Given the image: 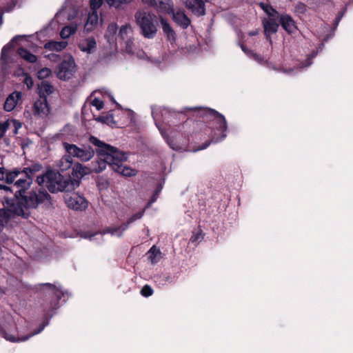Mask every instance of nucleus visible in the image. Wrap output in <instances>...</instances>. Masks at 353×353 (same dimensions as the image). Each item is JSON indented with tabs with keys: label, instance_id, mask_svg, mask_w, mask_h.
<instances>
[{
	"label": "nucleus",
	"instance_id": "nucleus-1",
	"mask_svg": "<svg viewBox=\"0 0 353 353\" xmlns=\"http://www.w3.org/2000/svg\"><path fill=\"white\" fill-rule=\"evenodd\" d=\"M88 142L93 146H96L97 159L92 161L88 167L84 166L79 163H74L72 167L73 179L78 180L80 182V179L86 174L103 172L107 165L112 170L123 176H131L136 174L135 170L123 164L127 159V156L124 152L105 143L94 136L89 137Z\"/></svg>",
	"mask_w": 353,
	"mask_h": 353
},
{
	"label": "nucleus",
	"instance_id": "nucleus-2",
	"mask_svg": "<svg viewBox=\"0 0 353 353\" xmlns=\"http://www.w3.org/2000/svg\"><path fill=\"white\" fill-rule=\"evenodd\" d=\"M12 194L13 198L4 197V208L0 209V223L3 226L16 216L28 218L30 216V209L36 208L39 204L49 201L51 198L46 191H32L20 195Z\"/></svg>",
	"mask_w": 353,
	"mask_h": 353
},
{
	"label": "nucleus",
	"instance_id": "nucleus-3",
	"mask_svg": "<svg viewBox=\"0 0 353 353\" xmlns=\"http://www.w3.org/2000/svg\"><path fill=\"white\" fill-rule=\"evenodd\" d=\"M37 182L39 185L46 187L51 193L72 192L79 186V181L72 179L70 175L63 176L52 170L37 176Z\"/></svg>",
	"mask_w": 353,
	"mask_h": 353
},
{
	"label": "nucleus",
	"instance_id": "nucleus-4",
	"mask_svg": "<svg viewBox=\"0 0 353 353\" xmlns=\"http://www.w3.org/2000/svg\"><path fill=\"white\" fill-rule=\"evenodd\" d=\"M42 169V165L39 163H35L30 167L24 168L20 170V174L23 176L17 179L14 183L11 186L0 185V190H4L6 192L15 193L19 195L26 194L31 191H28L32 183V176Z\"/></svg>",
	"mask_w": 353,
	"mask_h": 353
},
{
	"label": "nucleus",
	"instance_id": "nucleus-5",
	"mask_svg": "<svg viewBox=\"0 0 353 353\" xmlns=\"http://www.w3.org/2000/svg\"><path fill=\"white\" fill-rule=\"evenodd\" d=\"M190 110H198L199 114L202 117L203 121H210L213 123L215 128L219 131L221 132V136L220 138L213 137L212 141L217 143L221 141L226 137L225 132L228 129L227 121L225 117L221 113L218 112L215 110L210 108H193Z\"/></svg>",
	"mask_w": 353,
	"mask_h": 353
},
{
	"label": "nucleus",
	"instance_id": "nucleus-6",
	"mask_svg": "<svg viewBox=\"0 0 353 353\" xmlns=\"http://www.w3.org/2000/svg\"><path fill=\"white\" fill-rule=\"evenodd\" d=\"M156 16L145 10H138L134 14L137 24L141 30L142 35L147 39H153L157 32L154 23Z\"/></svg>",
	"mask_w": 353,
	"mask_h": 353
},
{
	"label": "nucleus",
	"instance_id": "nucleus-7",
	"mask_svg": "<svg viewBox=\"0 0 353 353\" xmlns=\"http://www.w3.org/2000/svg\"><path fill=\"white\" fill-rule=\"evenodd\" d=\"M63 146L65 152L70 157L77 158L82 161H88L94 155L96 148L94 149L90 144L85 143L78 146L75 144L63 143Z\"/></svg>",
	"mask_w": 353,
	"mask_h": 353
},
{
	"label": "nucleus",
	"instance_id": "nucleus-8",
	"mask_svg": "<svg viewBox=\"0 0 353 353\" xmlns=\"http://www.w3.org/2000/svg\"><path fill=\"white\" fill-rule=\"evenodd\" d=\"M64 200L68 208L76 211L85 210L88 205L85 197L77 192H66Z\"/></svg>",
	"mask_w": 353,
	"mask_h": 353
},
{
	"label": "nucleus",
	"instance_id": "nucleus-9",
	"mask_svg": "<svg viewBox=\"0 0 353 353\" xmlns=\"http://www.w3.org/2000/svg\"><path fill=\"white\" fill-rule=\"evenodd\" d=\"M76 64L71 56L65 57L57 68V76L61 80L70 79L75 72Z\"/></svg>",
	"mask_w": 353,
	"mask_h": 353
},
{
	"label": "nucleus",
	"instance_id": "nucleus-10",
	"mask_svg": "<svg viewBox=\"0 0 353 353\" xmlns=\"http://www.w3.org/2000/svg\"><path fill=\"white\" fill-rule=\"evenodd\" d=\"M212 0H185V7L197 17L205 14V3Z\"/></svg>",
	"mask_w": 353,
	"mask_h": 353
},
{
	"label": "nucleus",
	"instance_id": "nucleus-11",
	"mask_svg": "<svg viewBox=\"0 0 353 353\" xmlns=\"http://www.w3.org/2000/svg\"><path fill=\"white\" fill-rule=\"evenodd\" d=\"M33 114L39 117H46L50 112L46 97H39L33 104Z\"/></svg>",
	"mask_w": 353,
	"mask_h": 353
},
{
	"label": "nucleus",
	"instance_id": "nucleus-12",
	"mask_svg": "<svg viewBox=\"0 0 353 353\" xmlns=\"http://www.w3.org/2000/svg\"><path fill=\"white\" fill-rule=\"evenodd\" d=\"M21 36H15L12 39L9 43L3 46L1 54V66L3 70L6 69L7 64L12 60L9 55V51L12 48V43L19 39Z\"/></svg>",
	"mask_w": 353,
	"mask_h": 353
},
{
	"label": "nucleus",
	"instance_id": "nucleus-13",
	"mask_svg": "<svg viewBox=\"0 0 353 353\" xmlns=\"http://www.w3.org/2000/svg\"><path fill=\"white\" fill-rule=\"evenodd\" d=\"M20 175L19 169L6 171L4 167H0V181L5 179L6 183L11 186L14 183L17 178Z\"/></svg>",
	"mask_w": 353,
	"mask_h": 353
},
{
	"label": "nucleus",
	"instance_id": "nucleus-14",
	"mask_svg": "<svg viewBox=\"0 0 353 353\" xmlns=\"http://www.w3.org/2000/svg\"><path fill=\"white\" fill-rule=\"evenodd\" d=\"M173 21L183 29H186L190 24L191 21L185 14L183 10L172 11Z\"/></svg>",
	"mask_w": 353,
	"mask_h": 353
},
{
	"label": "nucleus",
	"instance_id": "nucleus-15",
	"mask_svg": "<svg viewBox=\"0 0 353 353\" xmlns=\"http://www.w3.org/2000/svg\"><path fill=\"white\" fill-rule=\"evenodd\" d=\"M263 25L264 28L265 34L266 38L271 41L270 34L276 33L278 31L279 24L276 22V19L270 18L269 19H264L263 20Z\"/></svg>",
	"mask_w": 353,
	"mask_h": 353
},
{
	"label": "nucleus",
	"instance_id": "nucleus-16",
	"mask_svg": "<svg viewBox=\"0 0 353 353\" xmlns=\"http://www.w3.org/2000/svg\"><path fill=\"white\" fill-rule=\"evenodd\" d=\"M279 23L281 27L289 34H292L297 29L294 21L288 14H281L279 17Z\"/></svg>",
	"mask_w": 353,
	"mask_h": 353
},
{
	"label": "nucleus",
	"instance_id": "nucleus-17",
	"mask_svg": "<svg viewBox=\"0 0 353 353\" xmlns=\"http://www.w3.org/2000/svg\"><path fill=\"white\" fill-rule=\"evenodd\" d=\"M79 48L88 54L93 53L97 48V42L94 37H88L80 41Z\"/></svg>",
	"mask_w": 353,
	"mask_h": 353
},
{
	"label": "nucleus",
	"instance_id": "nucleus-18",
	"mask_svg": "<svg viewBox=\"0 0 353 353\" xmlns=\"http://www.w3.org/2000/svg\"><path fill=\"white\" fill-rule=\"evenodd\" d=\"M21 97V93L19 92H14L10 94L6 99L3 108L7 112L12 111L17 105V101Z\"/></svg>",
	"mask_w": 353,
	"mask_h": 353
},
{
	"label": "nucleus",
	"instance_id": "nucleus-19",
	"mask_svg": "<svg viewBox=\"0 0 353 353\" xmlns=\"http://www.w3.org/2000/svg\"><path fill=\"white\" fill-rule=\"evenodd\" d=\"M72 158L68 154L56 162L55 167L58 169L57 172H64L72 168Z\"/></svg>",
	"mask_w": 353,
	"mask_h": 353
},
{
	"label": "nucleus",
	"instance_id": "nucleus-20",
	"mask_svg": "<svg viewBox=\"0 0 353 353\" xmlns=\"http://www.w3.org/2000/svg\"><path fill=\"white\" fill-rule=\"evenodd\" d=\"M99 17L97 11H92L89 13L87 21L84 26V30L91 32L94 26L98 23Z\"/></svg>",
	"mask_w": 353,
	"mask_h": 353
},
{
	"label": "nucleus",
	"instance_id": "nucleus-21",
	"mask_svg": "<svg viewBox=\"0 0 353 353\" xmlns=\"http://www.w3.org/2000/svg\"><path fill=\"white\" fill-rule=\"evenodd\" d=\"M67 46V41H50L44 45V48L50 51L60 52L65 49Z\"/></svg>",
	"mask_w": 353,
	"mask_h": 353
},
{
	"label": "nucleus",
	"instance_id": "nucleus-22",
	"mask_svg": "<svg viewBox=\"0 0 353 353\" xmlns=\"http://www.w3.org/2000/svg\"><path fill=\"white\" fill-rule=\"evenodd\" d=\"M48 324V320L46 321V322H43L40 326L36 330L34 331L32 334H30V335H26L25 337L21 339H16L15 337L12 336H10V335H8L7 334H6V335L4 336V337L10 341H12V342H18V341H26L28 340L30 337H31L33 335H35V334H37L39 333H40L43 329L44 327Z\"/></svg>",
	"mask_w": 353,
	"mask_h": 353
},
{
	"label": "nucleus",
	"instance_id": "nucleus-23",
	"mask_svg": "<svg viewBox=\"0 0 353 353\" xmlns=\"http://www.w3.org/2000/svg\"><path fill=\"white\" fill-rule=\"evenodd\" d=\"M17 52L18 54L27 62L34 63L37 61V57L36 55L32 54L30 51L23 48H19Z\"/></svg>",
	"mask_w": 353,
	"mask_h": 353
},
{
	"label": "nucleus",
	"instance_id": "nucleus-24",
	"mask_svg": "<svg viewBox=\"0 0 353 353\" xmlns=\"http://www.w3.org/2000/svg\"><path fill=\"white\" fill-rule=\"evenodd\" d=\"M132 29L130 24H125L121 27L119 32V37L123 41L132 38Z\"/></svg>",
	"mask_w": 353,
	"mask_h": 353
},
{
	"label": "nucleus",
	"instance_id": "nucleus-25",
	"mask_svg": "<svg viewBox=\"0 0 353 353\" xmlns=\"http://www.w3.org/2000/svg\"><path fill=\"white\" fill-rule=\"evenodd\" d=\"M125 230L122 224L120 226L108 227L103 230V234H110L112 236L121 237Z\"/></svg>",
	"mask_w": 353,
	"mask_h": 353
},
{
	"label": "nucleus",
	"instance_id": "nucleus-26",
	"mask_svg": "<svg viewBox=\"0 0 353 353\" xmlns=\"http://www.w3.org/2000/svg\"><path fill=\"white\" fill-rule=\"evenodd\" d=\"M41 285L49 287L54 292V294L58 300H61L62 297L65 296V294H68V292H63L60 285L58 286L50 283H43Z\"/></svg>",
	"mask_w": 353,
	"mask_h": 353
},
{
	"label": "nucleus",
	"instance_id": "nucleus-27",
	"mask_svg": "<svg viewBox=\"0 0 353 353\" xmlns=\"http://www.w3.org/2000/svg\"><path fill=\"white\" fill-rule=\"evenodd\" d=\"M54 92L53 86L48 81H42L39 85V97H46V94H50Z\"/></svg>",
	"mask_w": 353,
	"mask_h": 353
},
{
	"label": "nucleus",
	"instance_id": "nucleus-28",
	"mask_svg": "<svg viewBox=\"0 0 353 353\" xmlns=\"http://www.w3.org/2000/svg\"><path fill=\"white\" fill-rule=\"evenodd\" d=\"M77 28V26L73 24L65 26L60 32L61 37L63 39L69 38L72 34L76 32Z\"/></svg>",
	"mask_w": 353,
	"mask_h": 353
},
{
	"label": "nucleus",
	"instance_id": "nucleus-29",
	"mask_svg": "<svg viewBox=\"0 0 353 353\" xmlns=\"http://www.w3.org/2000/svg\"><path fill=\"white\" fill-rule=\"evenodd\" d=\"M149 259L152 263H157L161 259V252L156 246L153 245L149 250Z\"/></svg>",
	"mask_w": 353,
	"mask_h": 353
},
{
	"label": "nucleus",
	"instance_id": "nucleus-30",
	"mask_svg": "<svg viewBox=\"0 0 353 353\" xmlns=\"http://www.w3.org/2000/svg\"><path fill=\"white\" fill-rule=\"evenodd\" d=\"M106 2L110 6L116 8H123L125 6L130 4L134 0H105Z\"/></svg>",
	"mask_w": 353,
	"mask_h": 353
},
{
	"label": "nucleus",
	"instance_id": "nucleus-31",
	"mask_svg": "<svg viewBox=\"0 0 353 353\" xmlns=\"http://www.w3.org/2000/svg\"><path fill=\"white\" fill-rule=\"evenodd\" d=\"M157 9L163 10L165 12L174 11L171 0H163L159 1V5H156Z\"/></svg>",
	"mask_w": 353,
	"mask_h": 353
},
{
	"label": "nucleus",
	"instance_id": "nucleus-32",
	"mask_svg": "<svg viewBox=\"0 0 353 353\" xmlns=\"http://www.w3.org/2000/svg\"><path fill=\"white\" fill-rule=\"evenodd\" d=\"M260 7L263 9V10L270 17H274V15H278L277 11L273 8L270 5L265 3H260Z\"/></svg>",
	"mask_w": 353,
	"mask_h": 353
},
{
	"label": "nucleus",
	"instance_id": "nucleus-33",
	"mask_svg": "<svg viewBox=\"0 0 353 353\" xmlns=\"http://www.w3.org/2000/svg\"><path fill=\"white\" fill-rule=\"evenodd\" d=\"M144 214V210L140 211L133 214L125 223H123V230H127L130 224L132 223L135 221L142 218Z\"/></svg>",
	"mask_w": 353,
	"mask_h": 353
},
{
	"label": "nucleus",
	"instance_id": "nucleus-34",
	"mask_svg": "<svg viewBox=\"0 0 353 353\" xmlns=\"http://www.w3.org/2000/svg\"><path fill=\"white\" fill-rule=\"evenodd\" d=\"M118 26L115 23H112L109 24L105 33V37L108 38V40H110V37H112L116 34Z\"/></svg>",
	"mask_w": 353,
	"mask_h": 353
},
{
	"label": "nucleus",
	"instance_id": "nucleus-35",
	"mask_svg": "<svg viewBox=\"0 0 353 353\" xmlns=\"http://www.w3.org/2000/svg\"><path fill=\"white\" fill-rule=\"evenodd\" d=\"M97 121H100L103 123L109 124L110 123H114V118L112 114H106L103 116H99L96 119Z\"/></svg>",
	"mask_w": 353,
	"mask_h": 353
},
{
	"label": "nucleus",
	"instance_id": "nucleus-36",
	"mask_svg": "<svg viewBox=\"0 0 353 353\" xmlns=\"http://www.w3.org/2000/svg\"><path fill=\"white\" fill-rule=\"evenodd\" d=\"M160 22L165 34H168L170 31L172 30V28L170 26V23L164 18L161 17Z\"/></svg>",
	"mask_w": 353,
	"mask_h": 353
},
{
	"label": "nucleus",
	"instance_id": "nucleus-37",
	"mask_svg": "<svg viewBox=\"0 0 353 353\" xmlns=\"http://www.w3.org/2000/svg\"><path fill=\"white\" fill-rule=\"evenodd\" d=\"M124 41H125V51L129 54L133 53L134 49V45L132 38L128 39L125 40Z\"/></svg>",
	"mask_w": 353,
	"mask_h": 353
},
{
	"label": "nucleus",
	"instance_id": "nucleus-38",
	"mask_svg": "<svg viewBox=\"0 0 353 353\" xmlns=\"http://www.w3.org/2000/svg\"><path fill=\"white\" fill-rule=\"evenodd\" d=\"M141 294L142 296H143L145 297H148V296L152 295L153 290L150 285H145L142 288V289L141 290Z\"/></svg>",
	"mask_w": 353,
	"mask_h": 353
},
{
	"label": "nucleus",
	"instance_id": "nucleus-39",
	"mask_svg": "<svg viewBox=\"0 0 353 353\" xmlns=\"http://www.w3.org/2000/svg\"><path fill=\"white\" fill-rule=\"evenodd\" d=\"M51 75V70L48 68H43L38 72L39 79H45Z\"/></svg>",
	"mask_w": 353,
	"mask_h": 353
},
{
	"label": "nucleus",
	"instance_id": "nucleus-40",
	"mask_svg": "<svg viewBox=\"0 0 353 353\" xmlns=\"http://www.w3.org/2000/svg\"><path fill=\"white\" fill-rule=\"evenodd\" d=\"M103 0H90V8L92 11H97L101 6Z\"/></svg>",
	"mask_w": 353,
	"mask_h": 353
},
{
	"label": "nucleus",
	"instance_id": "nucleus-41",
	"mask_svg": "<svg viewBox=\"0 0 353 353\" xmlns=\"http://www.w3.org/2000/svg\"><path fill=\"white\" fill-rule=\"evenodd\" d=\"M307 10L305 4L303 3H298L295 6V12L299 14H304Z\"/></svg>",
	"mask_w": 353,
	"mask_h": 353
},
{
	"label": "nucleus",
	"instance_id": "nucleus-42",
	"mask_svg": "<svg viewBox=\"0 0 353 353\" xmlns=\"http://www.w3.org/2000/svg\"><path fill=\"white\" fill-rule=\"evenodd\" d=\"M92 105L94 106L97 110H100L103 108L104 103L101 100L95 98L92 100Z\"/></svg>",
	"mask_w": 353,
	"mask_h": 353
},
{
	"label": "nucleus",
	"instance_id": "nucleus-43",
	"mask_svg": "<svg viewBox=\"0 0 353 353\" xmlns=\"http://www.w3.org/2000/svg\"><path fill=\"white\" fill-rule=\"evenodd\" d=\"M161 188H162V187L160 185L159 187H157V190H155L154 193L153 194V195L150 199V201L148 203L147 207H149L152 203L156 201V200L158 197L159 193L161 190Z\"/></svg>",
	"mask_w": 353,
	"mask_h": 353
},
{
	"label": "nucleus",
	"instance_id": "nucleus-44",
	"mask_svg": "<svg viewBox=\"0 0 353 353\" xmlns=\"http://www.w3.org/2000/svg\"><path fill=\"white\" fill-rule=\"evenodd\" d=\"M24 83L27 85L28 88H31L34 85V82L32 77L29 75H26L24 79Z\"/></svg>",
	"mask_w": 353,
	"mask_h": 353
},
{
	"label": "nucleus",
	"instance_id": "nucleus-45",
	"mask_svg": "<svg viewBox=\"0 0 353 353\" xmlns=\"http://www.w3.org/2000/svg\"><path fill=\"white\" fill-rule=\"evenodd\" d=\"M165 35L168 39L171 42L174 41L176 39V34L173 29Z\"/></svg>",
	"mask_w": 353,
	"mask_h": 353
},
{
	"label": "nucleus",
	"instance_id": "nucleus-46",
	"mask_svg": "<svg viewBox=\"0 0 353 353\" xmlns=\"http://www.w3.org/2000/svg\"><path fill=\"white\" fill-rule=\"evenodd\" d=\"M316 55V52H312L304 63V67H308L312 64L311 60Z\"/></svg>",
	"mask_w": 353,
	"mask_h": 353
},
{
	"label": "nucleus",
	"instance_id": "nucleus-47",
	"mask_svg": "<svg viewBox=\"0 0 353 353\" xmlns=\"http://www.w3.org/2000/svg\"><path fill=\"white\" fill-rule=\"evenodd\" d=\"M201 238V237L200 232L194 233L193 235L190 238V241L192 243H194V242L199 241Z\"/></svg>",
	"mask_w": 353,
	"mask_h": 353
},
{
	"label": "nucleus",
	"instance_id": "nucleus-48",
	"mask_svg": "<svg viewBox=\"0 0 353 353\" xmlns=\"http://www.w3.org/2000/svg\"><path fill=\"white\" fill-rule=\"evenodd\" d=\"M8 128V123L7 122L0 123V132L5 134Z\"/></svg>",
	"mask_w": 353,
	"mask_h": 353
},
{
	"label": "nucleus",
	"instance_id": "nucleus-49",
	"mask_svg": "<svg viewBox=\"0 0 353 353\" xmlns=\"http://www.w3.org/2000/svg\"><path fill=\"white\" fill-rule=\"evenodd\" d=\"M48 58L52 60V61H57L60 59V56L59 54H54V53H51L50 54H48Z\"/></svg>",
	"mask_w": 353,
	"mask_h": 353
},
{
	"label": "nucleus",
	"instance_id": "nucleus-50",
	"mask_svg": "<svg viewBox=\"0 0 353 353\" xmlns=\"http://www.w3.org/2000/svg\"><path fill=\"white\" fill-rule=\"evenodd\" d=\"M343 12H341L339 14V15L336 17L335 21H334V26L336 27L341 21V18L343 17Z\"/></svg>",
	"mask_w": 353,
	"mask_h": 353
},
{
	"label": "nucleus",
	"instance_id": "nucleus-51",
	"mask_svg": "<svg viewBox=\"0 0 353 353\" xmlns=\"http://www.w3.org/2000/svg\"><path fill=\"white\" fill-rule=\"evenodd\" d=\"M152 115L153 119H154V121H155V124H156V125L158 127L159 130L161 131V134H162L163 136H164V135H163V132H162V131H161V128H160L159 127V125H157V118H156V117H157V116H156L155 112H154V110H152Z\"/></svg>",
	"mask_w": 353,
	"mask_h": 353
},
{
	"label": "nucleus",
	"instance_id": "nucleus-52",
	"mask_svg": "<svg viewBox=\"0 0 353 353\" xmlns=\"http://www.w3.org/2000/svg\"><path fill=\"white\" fill-rule=\"evenodd\" d=\"M142 1L144 3H149L150 5L153 6L157 5V2L155 0H142Z\"/></svg>",
	"mask_w": 353,
	"mask_h": 353
},
{
	"label": "nucleus",
	"instance_id": "nucleus-53",
	"mask_svg": "<svg viewBox=\"0 0 353 353\" xmlns=\"http://www.w3.org/2000/svg\"><path fill=\"white\" fill-rule=\"evenodd\" d=\"M210 145V142H206L203 143L200 148L199 150H204Z\"/></svg>",
	"mask_w": 353,
	"mask_h": 353
},
{
	"label": "nucleus",
	"instance_id": "nucleus-54",
	"mask_svg": "<svg viewBox=\"0 0 353 353\" xmlns=\"http://www.w3.org/2000/svg\"><path fill=\"white\" fill-rule=\"evenodd\" d=\"M259 34V30H254L249 32L250 36H255Z\"/></svg>",
	"mask_w": 353,
	"mask_h": 353
},
{
	"label": "nucleus",
	"instance_id": "nucleus-55",
	"mask_svg": "<svg viewBox=\"0 0 353 353\" xmlns=\"http://www.w3.org/2000/svg\"><path fill=\"white\" fill-rule=\"evenodd\" d=\"M3 12L1 10H0V26L3 23Z\"/></svg>",
	"mask_w": 353,
	"mask_h": 353
},
{
	"label": "nucleus",
	"instance_id": "nucleus-56",
	"mask_svg": "<svg viewBox=\"0 0 353 353\" xmlns=\"http://www.w3.org/2000/svg\"><path fill=\"white\" fill-rule=\"evenodd\" d=\"M14 5H13V6H6V12H10V11L12 10V8H13V7H14Z\"/></svg>",
	"mask_w": 353,
	"mask_h": 353
},
{
	"label": "nucleus",
	"instance_id": "nucleus-57",
	"mask_svg": "<svg viewBox=\"0 0 353 353\" xmlns=\"http://www.w3.org/2000/svg\"><path fill=\"white\" fill-rule=\"evenodd\" d=\"M241 48L243 50V51H244L245 53H247V50L245 49V47L243 45H241Z\"/></svg>",
	"mask_w": 353,
	"mask_h": 353
},
{
	"label": "nucleus",
	"instance_id": "nucleus-58",
	"mask_svg": "<svg viewBox=\"0 0 353 353\" xmlns=\"http://www.w3.org/2000/svg\"><path fill=\"white\" fill-rule=\"evenodd\" d=\"M3 134H2V132H0V139L3 137Z\"/></svg>",
	"mask_w": 353,
	"mask_h": 353
},
{
	"label": "nucleus",
	"instance_id": "nucleus-59",
	"mask_svg": "<svg viewBox=\"0 0 353 353\" xmlns=\"http://www.w3.org/2000/svg\"><path fill=\"white\" fill-rule=\"evenodd\" d=\"M2 228H3V225L0 223V232L1 231Z\"/></svg>",
	"mask_w": 353,
	"mask_h": 353
},
{
	"label": "nucleus",
	"instance_id": "nucleus-60",
	"mask_svg": "<svg viewBox=\"0 0 353 353\" xmlns=\"http://www.w3.org/2000/svg\"><path fill=\"white\" fill-rule=\"evenodd\" d=\"M323 48V43L321 44V49L322 50Z\"/></svg>",
	"mask_w": 353,
	"mask_h": 353
}]
</instances>
